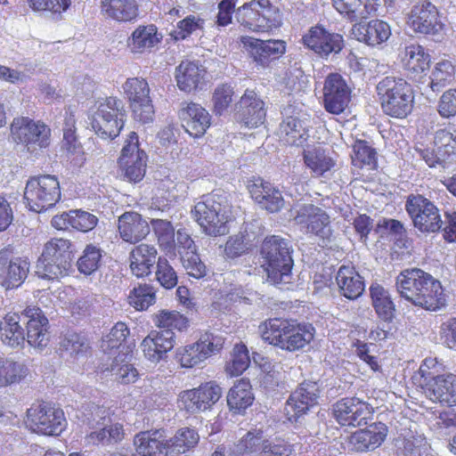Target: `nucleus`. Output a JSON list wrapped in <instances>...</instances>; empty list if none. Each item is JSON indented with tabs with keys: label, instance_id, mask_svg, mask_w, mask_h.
<instances>
[{
	"label": "nucleus",
	"instance_id": "nucleus-8",
	"mask_svg": "<svg viewBox=\"0 0 456 456\" xmlns=\"http://www.w3.org/2000/svg\"><path fill=\"white\" fill-rule=\"evenodd\" d=\"M60 183L55 175L30 178L25 187L24 200L29 210L40 213L52 208L61 200Z\"/></svg>",
	"mask_w": 456,
	"mask_h": 456
},
{
	"label": "nucleus",
	"instance_id": "nucleus-5",
	"mask_svg": "<svg viewBox=\"0 0 456 456\" xmlns=\"http://www.w3.org/2000/svg\"><path fill=\"white\" fill-rule=\"evenodd\" d=\"M228 212L229 205L226 198L217 192L198 202L191 211L203 232L210 236H221L229 232Z\"/></svg>",
	"mask_w": 456,
	"mask_h": 456
},
{
	"label": "nucleus",
	"instance_id": "nucleus-49",
	"mask_svg": "<svg viewBox=\"0 0 456 456\" xmlns=\"http://www.w3.org/2000/svg\"><path fill=\"white\" fill-rule=\"evenodd\" d=\"M370 293L373 306L379 316L385 321L391 320L395 308L388 291L379 284H372L370 288Z\"/></svg>",
	"mask_w": 456,
	"mask_h": 456
},
{
	"label": "nucleus",
	"instance_id": "nucleus-48",
	"mask_svg": "<svg viewBox=\"0 0 456 456\" xmlns=\"http://www.w3.org/2000/svg\"><path fill=\"white\" fill-rule=\"evenodd\" d=\"M198 433L189 428L179 429L176 434L168 441L167 445L170 456H177L193 448L199 442Z\"/></svg>",
	"mask_w": 456,
	"mask_h": 456
},
{
	"label": "nucleus",
	"instance_id": "nucleus-38",
	"mask_svg": "<svg viewBox=\"0 0 456 456\" xmlns=\"http://www.w3.org/2000/svg\"><path fill=\"white\" fill-rule=\"evenodd\" d=\"M162 37L155 25H140L127 38L126 45L133 53H142L158 45Z\"/></svg>",
	"mask_w": 456,
	"mask_h": 456
},
{
	"label": "nucleus",
	"instance_id": "nucleus-19",
	"mask_svg": "<svg viewBox=\"0 0 456 456\" xmlns=\"http://www.w3.org/2000/svg\"><path fill=\"white\" fill-rule=\"evenodd\" d=\"M29 268L28 258L15 256L12 248L0 250V285L5 289L20 287L28 277Z\"/></svg>",
	"mask_w": 456,
	"mask_h": 456
},
{
	"label": "nucleus",
	"instance_id": "nucleus-55",
	"mask_svg": "<svg viewBox=\"0 0 456 456\" xmlns=\"http://www.w3.org/2000/svg\"><path fill=\"white\" fill-rule=\"evenodd\" d=\"M253 240L247 231L231 236L224 247L226 256L235 258L243 255L253 246Z\"/></svg>",
	"mask_w": 456,
	"mask_h": 456
},
{
	"label": "nucleus",
	"instance_id": "nucleus-64",
	"mask_svg": "<svg viewBox=\"0 0 456 456\" xmlns=\"http://www.w3.org/2000/svg\"><path fill=\"white\" fill-rule=\"evenodd\" d=\"M97 217L86 211L72 210L71 227L86 232L93 230L97 224Z\"/></svg>",
	"mask_w": 456,
	"mask_h": 456
},
{
	"label": "nucleus",
	"instance_id": "nucleus-15",
	"mask_svg": "<svg viewBox=\"0 0 456 456\" xmlns=\"http://www.w3.org/2000/svg\"><path fill=\"white\" fill-rule=\"evenodd\" d=\"M122 88L134 118L142 124L152 122L155 111L148 82L142 77H130L126 80Z\"/></svg>",
	"mask_w": 456,
	"mask_h": 456
},
{
	"label": "nucleus",
	"instance_id": "nucleus-60",
	"mask_svg": "<svg viewBox=\"0 0 456 456\" xmlns=\"http://www.w3.org/2000/svg\"><path fill=\"white\" fill-rule=\"evenodd\" d=\"M151 224L160 247L169 252L175 242V229L171 223L163 219H153Z\"/></svg>",
	"mask_w": 456,
	"mask_h": 456
},
{
	"label": "nucleus",
	"instance_id": "nucleus-58",
	"mask_svg": "<svg viewBox=\"0 0 456 456\" xmlns=\"http://www.w3.org/2000/svg\"><path fill=\"white\" fill-rule=\"evenodd\" d=\"M153 288L147 284L135 287L128 297L129 304L136 310H145L155 302Z\"/></svg>",
	"mask_w": 456,
	"mask_h": 456
},
{
	"label": "nucleus",
	"instance_id": "nucleus-36",
	"mask_svg": "<svg viewBox=\"0 0 456 456\" xmlns=\"http://www.w3.org/2000/svg\"><path fill=\"white\" fill-rule=\"evenodd\" d=\"M336 281L341 294L348 299H356L364 291L363 280L352 265L340 266Z\"/></svg>",
	"mask_w": 456,
	"mask_h": 456
},
{
	"label": "nucleus",
	"instance_id": "nucleus-45",
	"mask_svg": "<svg viewBox=\"0 0 456 456\" xmlns=\"http://www.w3.org/2000/svg\"><path fill=\"white\" fill-rule=\"evenodd\" d=\"M305 165L314 176H322L334 166L331 158L326 155L324 149L319 145L306 144L303 151Z\"/></svg>",
	"mask_w": 456,
	"mask_h": 456
},
{
	"label": "nucleus",
	"instance_id": "nucleus-29",
	"mask_svg": "<svg viewBox=\"0 0 456 456\" xmlns=\"http://www.w3.org/2000/svg\"><path fill=\"white\" fill-rule=\"evenodd\" d=\"M242 43L250 47V54L255 62L266 67L273 60L278 59L286 51L282 40H260L252 37H242Z\"/></svg>",
	"mask_w": 456,
	"mask_h": 456
},
{
	"label": "nucleus",
	"instance_id": "nucleus-57",
	"mask_svg": "<svg viewBox=\"0 0 456 456\" xmlns=\"http://www.w3.org/2000/svg\"><path fill=\"white\" fill-rule=\"evenodd\" d=\"M204 28V20L197 14L186 15L183 20H179L176 29L171 32V36L175 40L185 39L191 34L202 30Z\"/></svg>",
	"mask_w": 456,
	"mask_h": 456
},
{
	"label": "nucleus",
	"instance_id": "nucleus-37",
	"mask_svg": "<svg viewBox=\"0 0 456 456\" xmlns=\"http://www.w3.org/2000/svg\"><path fill=\"white\" fill-rule=\"evenodd\" d=\"M129 330L124 322H118L110 330L102 341L101 347L104 353L112 354L113 350H118V355L127 357L134 346V342L127 340Z\"/></svg>",
	"mask_w": 456,
	"mask_h": 456
},
{
	"label": "nucleus",
	"instance_id": "nucleus-25",
	"mask_svg": "<svg viewBox=\"0 0 456 456\" xmlns=\"http://www.w3.org/2000/svg\"><path fill=\"white\" fill-rule=\"evenodd\" d=\"M320 387L316 382L305 381L290 395L287 401L286 411L297 418L305 414L311 407L318 403Z\"/></svg>",
	"mask_w": 456,
	"mask_h": 456
},
{
	"label": "nucleus",
	"instance_id": "nucleus-30",
	"mask_svg": "<svg viewBox=\"0 0 456 456\" xmlns=\"http://www.w3.org/2000/svg\"><path fill=\"white\" fill-rule=\"evenodd\" d=\"M239 105L240 122L247 127H257L264 124L266 115L265 103L253 90L245 91Z\"/></svg>",
	"mask_w": 456,
	"mask_h": 456
},
{
	"label": "nucleus",
	"instance_id": "nucleus-28",
	"mask_svg": "<svg viewBox=\"0 0 456 456\" xmlns=\"http://www.w3.org/2000/svg\"><path fill=\"white\" fill-rule=\"evenodd\" d=\"M175 332L169 330L151 331L142 340L141 346L144 356L151 362L161 360L175 346Z\"/></svg>",
	"mask_w": 456,
	"mask_h": 456
},
{
	"label": "nucleus",
	"instance_id": "nucleus-44",
	"mask_svg": "<svg viewBox=\"0 0 456 456\" xmlns=\"http://www.w3.org/2000/svg\"><path fill=\"white\" fill-rule=\"evenodd\" d=\"M90 428L93 430L85 437L86 445H98L100 444L109 445L117 444L122 441L125 436L123 425L120 423L90 427Z\"/></svg>",
	"mask_w": 456,
	"mask_h": 456
},
{
	"label": "nucleus",
	"instance_id": "nucleus-46",
	"mask_svg": "<svg viewBox=\"0 0 456 456\" xmlns=\"http://www.w3.org/2000/svg\"><path fill=\"white\" fill-rule=\"evenodd\" d=\"M280 137L286 144L304 146L309 137L307 126L297 118L288 117L280 125Z\"/></svg>",
	"mask_w": 456,
	"mask_h": 456
},
{
	"label": "nucleus",
	"instance_id": "nucleus-4",
	"mask_svg": "<svg viewBox=\"0 0 456 456\" xmlns=\"http://www.w3.org/2000/svg\"><path fill=\"white\" fill-rule=\"evenodd\" d=\"M381 108L388 116L404 118L411 113L414 94L411 86L395 77L382 78L376 86Z\"/></svg>",
	"mask_w": 456,
	"mask_h": 456
},
{
	"label": "nucleus",
	"instance_id": "nucleus-63",
	"mask_svg": "<svg viewBox=\"0 0 456 456\" xmlns=\"http://www.w3.org/2000/svg\"><path fill=\"white\" fill-rule=\"evenodd\" d=\"M156 278L165 289H172L177 284V275L167 259L159 257L157 262Z\"/></svg>",
	"mask_w": 456,
	"mask_h": 456
},
{
	"label": "nucleus",
	"instance_id": "nucleus-16",
	"mask_svg": "<svg viewBox=\"0 0 456 456\" xmlns=\"http://www.w3.org/2000/svg\"><path fill=\"white\" fill-rule=\"evenodd\" d=\"M147 155L139 148L138 135L131 132L125 141L118 159V165L125 179L140 182L146 172Z\"/></svg>",
	"mask_w": 456,
	"mask_h": 456
},
{
	"label": "nucleus",
	"instance_id": "nucleus-2",
	"mask_svg": "<svg viewBox=\"0 0 456 456\" xmlns=\"http://www.w3.org/2000/svg\"><path fill=\"white\" fill-rule=\"evenodd\" d=\"M258 331L263 340L268 344L293 352L312 341L314 329L310 324H296L274 318L262 322Z\"/></svg>",
	"mask_w": 456,
	"mask_h": 456
},
{
	"label": "nucleus",
	"instance_id": "nucleus-42",
	"mask_svg": "<svg viewBox=\"0 0 456 456\" xmlns=\"http://www.w3.org/2000/svg\"><path fill=\"white\" fill-rule=\"evenodd\" d=\"M386 436L383 425H371L365 429L354 433L350 442L355 451H371L383 443Z\"/></svg>",
	"mask_w": 456,
	"mask_h": 456
},
{
	"label": "nucleus",
	"instance_id": "nucleus-53",
	"mask_svg": "<svg viewBox=\"0 0 456 456\" xmlns=\"http://www.w3.org/2000/svg\"><path fill=\"white\" fill-rule=\"evenodd\" d=\"M455 68L452 63L448 60H442L438 61L430 77V87L434 92H439L450 84L454 77Z\"/></svg>",
	"mask_w": 456,
	"mask_h": 456
},
{
	"label": "nucleus",
	"instance_id": "nucleus-39",
	"mask_svg": "<svg viewBox=\"0 0 456 456\" xmlns=\"http://www.w3.org/2000/svg\"><path fill=\"white\" fill-rule=\"evenodd\" d=\"M206 70L198 61H183L176 68L175 79L180 90H195L205 76Z\"/></svg>",
	"mask_w": 456,
	"mask_h": 456
},
{
	"label": "nucleus",
	"instance_id": "nucleus-33",
	"mask_svg": "<svg viewBox=\"0 0 456 456\" xmlns=\"http://www.w3.org/2000/svg\"><path fill=\"white\" fill-rule=\"evenodd\" d=\"M445 304L446 297L440 281L428 274L426 284L419 289L413 305L428 311H436L444 307Z\"/></svg>",
	"mask_w": 456,
	"mask_h": 456
},
{
	"label": "nucleus",
	"instance_id": "nucleus-23",
	"mask_svg": "<svg viewBox=\"0 0 456 456\" xmlns=\"http://www.w3.org/2000/svg\"><path fill=\"white\" fill-rule=\"evenodd\" d=\"M303 44L321 57L327 58L331 53H338L343 46V37L331 33L322 26L312 27L302 38Z\"/></svg>",
	"mask_w": 456,
	"mask_h": 456
},
{
	"label": "nucleus",
	"instance_id": "nucleus-21",
	"mask_svg": "<svg viewBox=\"0 0 456 456\" xmlns=\"http://www.w3.org/2000/svg\"><path fill=\"white\" fill-rule=\"evenodd\" d=\"M171 251H173L174 255H176L177 252L183 266L190 276L196 279L206 276L207 267L200 260L194 240L187 232L182 229L177 231L176 240L169 252Z\"/></svg>",
	"mask_w": 456,
	"mask_h": 456
},
{
	"label": "nucleus",
	"instance_id": "nucleus-12",
	"mask_svg": "<svg viewBox=\"0 0 456 456\" xmlns=\"http://www.w3.org/2000/svg\"><path fill=\"white\" fill-rule=\"evenodd\" d=\"M125 111L120 100L108 97L99 103L92 118V127L103 139H113L124 126Z\"/></svg>",
	"mask_w": 456,
	"mask_h": 456
},
{
	"label": "nucleus",
	"instance_id": "nucleus-27",
	"mask_svg": "<svg viewBox=\"0 0 456 456\" xmlns=\"http://www.w3.org/2000/svg\"><path fill=\"white\" fill-rule=\"evenodd\" d=\"M180 118L185 131L192 137L202 136L211 124L208 111L195 102L184 103L180 110Z\"/></svg>",
	"mask_w": 456,
	"mask_h": 456
},
{
	"label": "nucleus",
	"instance_id": "nucleus-59",
	"mask_svg": "<svg viewBox=\"0 0 456 456\" xmlns=\"http://www.w3.org/2000/svg\"><path fill=\"white\" fill-rule=\"evenodd\" d=\"M233 95L234 90L230 85L217 86L212 95L213 112L216 115H223L232 102Z\"/></svg>",
	"mask_w": 456,
	"mask_h": 456
},
{
	"label": "nucleus",
	"instance_id": "nucleus-17",
	"mask_svg": "<svg viewBox=\"0 0 456 456\" xmlns=\"http://www.w3.org/2000/svg\"><path fill=\"white\" fill-rule=\"evenodd\" d=\"M405 208L414 226L419 231L436 232L441 229L443 221L438 208L422 195H409Z\"/></svg>",
	"mask_w": 456,
	"mask_h": 456
},
{
	"label": "nucleus",
	"instance_id": "nucleus-11",
	"mask_svg": "<svg viewBox=\"0 0 456 456\" xmlns=\"http://www.w3.org/2000/svg\"><path fill=\"white\" fill-rule=\"evenodd\" d=\"M224 338L220 334L205 332L190 345L176 349L175 360L183 368H193L221 351Z\"/></svg>",
	"mask_w": 456,
	"mask_h": 456
},
{
	"label": "nucleus",
	"instance_id": "nucleus-40",
	"mask_svg": "<svg viewBox=\"0 0 456 456\" xmlns=\"http://www.w3.org/2000/svg\"><path fill=\"white\" fill-rule=\"evenodd\" d=\"M157 249L154 246L142 243L130 252V268L137 277L151 273V269L156 263Z\"/></svg>",
	"mask_w": 456,
	"mask_h": 456
},
{
	"label": "nucleus",
	"instance_id": "nucleus-3",
	"mask_svg": "<svg viewBox=\"0 0 456 456\" xmlns=\"http://www.w3.org/2000/svg\"><path fill=\"white\" fill-rule=\"evenodd\" d=\"M261 267L266 273L267 281L273 285L289 284L291 281L290 242L280 236L266 237L261 246Z\"/></svg>",
	"mask_w": 456,
	"mask_h": 456
},
{
	"label": "nucleus",
	"instance_id": "nucleus-51",
	"mask_svg": "<svg viewBox=\"0 0 456 456\" xmlns=\"http://www.w3.org/2000/svg\"><path fill=\"white\" fill-rule=\"evenodd\" d=\"M102 262V254L100 248L89 244L86 245L81 256L77 262L78 271L85 275L95 273Z\"/></svg>",
	"mask_w": 456,
	"mask_h": 456
},
{
	"label": "nucleus",
	"instance_id": "nucleus-43",
	"mask_svg": "<svg viewBox=\"0 0 456 456\" xmlns=\"http://www.w3.org/2000/svg\"><path fill=\"white\" fill-rule=\"evenodd\" d=\"M400 57L404 69L411 73L419 74L429 68V54L419 45H405L400 53Z\"/></svg>",
	"mask_w": 456,
	"mask_h": 456
},
{
	"label": "nucleus",
	"instance_id": "nucleus-20",
	"mask_svg": "<svg viewBox=\"0 0 456 456\" xmlns=\"http://www.w3.org/2000/svg\"><path fill=\"white\" fill-rule=\"evenodd\" d=\"M373 407L357 397H346L333 405V416L341 426L367 424L373 414Z\"/></svg>",
	"mask_w": 456,
	"mask_h": 456
},
{
	"label": "nucleus",
	"instance_id": "nucleus-7",
	"mask_svg": "<svg viewBox=\"0 0 456 456\" xmlns=\"http://www.w3.org/2000/svg\"><path fill=\"white\" fill-rule=\"evenodd\" d=\"M70 242L52 239L45 243L36 265V274L45 280H56L67 275L70 268Z\"/></svg>",
	"mask_w": 456,
	"mask_h": 456
},
{
	"label": "nucleus",
	"instance_id": "nucleus-24",
	"mask_svg": "<svg viewBox=\"0 0 456 456\" xmlns=\"http://www.w3.org/2000/svg\"><path fill=\"white\" fill-rule=\"evenodd\" d=\"M222 389L215 382H208L197 388L183 391L181 402L185 410L191 413L210 409L221 397Z\"/></svg>",
	"mask_w": 456,
	"mask_h": 456
},
{
	"label": "nucleus",
	"instance_id": "nucleus-47",
	"mask_svg": "<svg viewBox=\"0 0 456 456\" xmlns=\"http://www.w3.org/2000/svg\"><path fill=\"white\" fill-rule=\"evenodd\" d=\"M254 395L248 380L240 379L229 391L227 403L231 410L243 411L252 404Z\"/></svg>",
	"mask_w": 456,
	"mask_h": 456
},
{
	"label": "nucleus",
	"instance_id": "nucleus-61",
	"mask_svg": "<svg viewBox=\"0 0 456 456\" xmlns=\"http://www.w3.org/2000/svg\"><path fill=\"white\" fill-rule=\"evenodd\" d=\"M352 162L358 167L373 166L376 163V151L367 142L356 141L353 148Z\"/></svg>",
	"mask_w": 456,
	"mask_h": 456
},
{
	"label": "nucleus",
	"instance_id": "nucleus-18",
	"mask_svg": "<svg viewBox=\"0 0 456 456\" xmlns=\"http://www.w3.org/2000/svg\"><path fill=\"white\" fill-rule=\"evenodd\" d=\"M294 221L306 234L314 235L323 241L330 240L332 236L329 215L313 204L300 205Z\"/></svg>",
	"mask_w": 456,
	"mask_h": 456
},
{
	"label": "nucleus",
	"instance_id": "nucleus-35",
	"mask_svg": "<svg viewBox=\"0 0 456 456\" xmlns=\"http://www.w3.org/2000/svg\"><path fill=\"white\" fill-rule=\"evenodd\" d=\"M429 273L418 269H405L396 277L395 286L402 297L413 304L419 289L426 284Z\"/></svg>",
	"mask_w": 456,
	"mask_h": 456
},
{
	"label": "nucleus",
	"instance_id": "nucleus-50",
	"mask_svg": "<svg viewBox=\"0 0 456 456\" xmlns=\"http://www.w3.org/2000/svg\"><path fill=\"white\" fill-rule=\"evenodd\" d=\"M26 370L22 363L9 358H0V387L20 382L26 376Z\"/></svg>",
	"mask_w": 456,
	"mask_h": 456
},
{
	"label": "nucleus",
	"instance_id": "nucleus-22",
	"mask_svg": "<svg viewBox=\"0 0 456 456\" xmlns=\"http://www.w3.org/2000/svg\"><path fill=\"white\" fill-rule=\"evenodd\" d=\"M351 99V89L345 79L338 73L330 74L324 82L323 102L325 110L338 115L342 113Z\"/></svg>",
	"mask_w": 456,
	"mask_h": 456
},
{
	"label": "nucleus",
	"instance_id": "nucleus-54",
	"mask_svg": "<svg viewBox=\"0 0 456 456\" xmlns=\"http://www.w3.org/2000/svg\"><path fill=\"white\" fill-rule=\"evenodd\" d=\"M250 363L248 351L245 345L237 344L234 346L232 359L226 365V371L231 376H239L248 369Z\"/></svg>",
	"mask_w": 456,
	"mask_h": 456
},
{
	"label": "nucleus",
	"instance_id": "nucleus-52",
	"mask_svg": "<svg viewBox=\"0 0 456 456\" xmlns=\"http://www.w3.org/2000/svg\"><path fill=\"white\" fill-rule=\"evenodd\" d=\"M123 356H116L110 364V368L107 367L102 371H110L118 382L123 384L133 383L137 379L138 371L133 364L125 362L126 359L131 355L129 354L127 357L126 355Z\"/></svg>",
	"mask_w": 456,
	"mask_h": 456
},
{
	"label": "nucleus",
	"instance_id": "nucleus-10",
	"mask_svg": "<svg viewBox=\"0 0 456 456\" xmlns=\"http://www.w3.org/2000/svg\"><path fill=\"white\" fill-rule=\"evenodd\" d=\"M11 132L13 138L32 154H37L50 144L51 129L41 120L28 117L15 118L11 125Z\"/></svg>",
	"mask_w": 456,
	"mask_h": 456
},
{
	"label": "nucleus",
	"instance_id": "nucleus-31",
	"mask_svg": "<svg viewBox=\"0 0 456 456\" xmlns=\"http://www.w3.org/2000/svg\"><path fill=\"white\" fill-rule=\"evenodd\" d=\"M248 191L252 199L262 208L271 213L280 211L284 205V200L280 190L262 179H257L249 184Z\"/></svg>",
	"mask_w": 456,
	"mask_h": 456
},
{
	"label": "nucleus",
	"instance_id": "nucleus-34",
	"mask_svg": "<svg viewBox=\"0 0 456 456\" xmlns=\"http://www.w3.org/2000/svg\"><path fill=\"white\" fill-rule=\"evenodd\" d=\"M101 14L118 22H133L139 14L135 0H102Z\"/></svg>",
	"mask_w": 456,
	"mask_h": 456
},
{
	"label": "nucleus",
	"instance_id": "nucleus-6",
	"mask_svg": "<svg viewBox=\"0 0 456 456\" xmlns=\"http://www.w3.org/2000/svg\"><path fill=\"white\" fill-rule=\"evenodd\" d=\"M430 365L435 366L434 360L426 359L419 368L422 393L433 403L456 406V374H437L436 370H428Z\"/></svg>",
	"mask_w": 456,
	"mask_h": 456
},
{
	"label": "nucleus",
	"instance_id": "nucleus-41",
	"mask_svg": "<svg viewBox=\"0 0 456 456\" xmlns=\"http://www.w3.org/2000/svg\"><path fill=\"white\" fill-rule=\"evenodd\" d=\"M159 432L144 431L135 435L134 446L141 456H170L167 443L160 440Z\"/></svg>",
	"mask_w": 456,
	"mask_h": 456
},
{
	"label": "nucleus",
	"instance_id": "nucleus-32",
	"mask_svg": "<svg viewBox=\"0 0 456 456\" xmlns=\"http://www.w3.org/2000/svg\"><path fill=\"white\" fill-rule=\"evenodd\" d=\"M118 232L123 240L136 243L150 232L148 222L136 212H125L118 218Z\"/></svg>",
	"mask_w": 456,
	"mask_h": 456
},
{
	"label": "nucleus",
	"instance_id": "nucleus-9",
	"mask_svg": "<svg viewBox=\"0 0 456 456\" xmlns=\"http://www.w3.org/2000/svg\"><path fill=\"white\" fill-rule=\"evenodd\" d=\"M235 17L244 28L264 32L280 25V15L269 0H253L237 9Z\"/></svg>",
	"mask_w": 456,
	"mask_h": 456
},
{
	"label": "nucleus",
	"instance_id": "nucleus-56",
	"mask_svg": "<svg viewBox=\"0 0 456 456\" xmlns=\"http://www.w3.org/2000/svg\"><path fill=\"white\" fill-rule=\"evenodd\" d=\"M156 326L161 330H183L188 325V320L175 311L162 310L154 318Z\"/></svg>",
	"mask_w": 456,
	"mask_h": 456
},
{
	"label": "nucleus",
	"instance_id": "nucleus-14",
	"mask_svg": "<svg viewBox=\"0 0 456 456\" xmlns=\"http://www.w3.org/2000/svg\"><path fill=\"white\" fill-rule=\"evenodd\" d=\"M409 27L417 34L440 42L444 38V24L435 4L424 1L414 5L408 18Z\"/></svg>",
	"mask_w": 456,
	"mask_h": 456
},
{
	"label": "nucleus",
	"instance_id": "nucleus-26",
	"mask_svg": "<svg viewBox=\"0 0 456 456\" xmlns=\"http://www.w3.org/2000/svg\"><path fill=\"white\" fill-rule=\"evenodd\" d=\"M351 34L359 42L377 46L387 42L391 37V27L387 22L376 19L369 22L354 24Z\"/></svg>",
	"mask_w": 456,
	"mask_h": 456
},
{
	"label": "nucleus",
	"instance_id": "nucleus-13",
	"mask_svg": "<svg viewBox=\"0 0 456 456\" xmlns=\"http://www.w3.org/2000/svg\"><path fill=\"white\" fill-rule=\"evenodd\" d=\"M25 423L33 432L45 436H59L67 425L63 411L48 403L33 404L28 409Z\"/></svg>",
	"mask_w": 456,
	"mask_h": 456
},
{
	"label": "nucleus",
	"instance_id": "nucleus-1",
	"mask_svg": "<svg viewBox=\"0 0 456 456\" xmlns=\"http://www.w3.org/2000/svg\"><path fill=\"white\" fill-rule=\"evenodd\" d=\"M21 322L27 324V342L29 346L42 349L48 345V319L37 306L27 307L21 314L11 313L5 315L0 322V336L4 344L16 347L24 343Z\"/></svg>",
	"mask_w": 456,
	"mask_h": 456
},
{
	"label": "nucleus",
	"instance_id": "nucleus-62",
	"mask_svg": "<svg viewBox=\"0 0 456 456\" xmlns=\"http://www.w3.org/2000/svg\"><path fill=\"white\" fill-rule=\"evenodd\" d=\"M61 348L71 356L86 352L89 346L86 339L77 333L66 334L61 341Z\"/></svg>",
	"mask_w": 456,
	"mask_h": 456
}]
</instances>
